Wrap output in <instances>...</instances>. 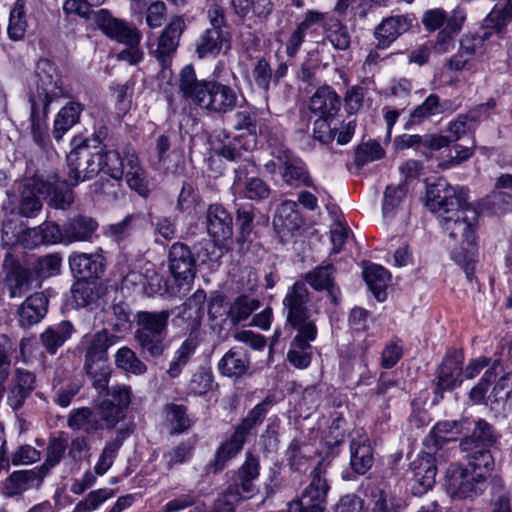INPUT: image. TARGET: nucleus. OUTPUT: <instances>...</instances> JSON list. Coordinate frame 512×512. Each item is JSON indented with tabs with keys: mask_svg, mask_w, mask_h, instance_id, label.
Returning a JSON list of instances; mask_svg holds the SVG:
<instances>
[{
	"mask_svg": "<svg viewBox=\"0 0 512 512\" xmlns=\"http://www.w3.org/2000/svg\"><path fill=\"white\" fill-rule=\"evenodd\" d=\"M427 207L438 215L449 238L459 243V247L452 250V259L464 268L471 280L477 258L475 228L479 213L469 204L467 191L438 179L427 187Z\"/></svg>",
	"mask_w": 512,
	"mask_h": 512,
	"instance_id": "nucleus-1",
	"label": "nucleus"
},
{
	"mask_svg": "<svg viewBox=\"0 0 512 512\" xmlns=\"http://www.w3.org/2000/svg\"><path fill=\"white\" fill-rule=\"evenodd\" d=\"M64 94L57 66L48 59H40L29 80V102L33 139L42 148L46 146L48 138L45 122L48 108L55 99Z\"/></svg>",
	"mask_w": 512,
	"mask_h": 512,
	"instance_id": "nucleus-2",
	"label": "nucleus"
},
{
	"mask_svg": "<svg viewBox=\"0 0 512 512\" xmlns=\"http://www.w3.org/2000/svg\"><path fill=\"white\" fill-rule=\"evenodd\" d=\"M310 291L302 282H295L283 298V309L286 322L297 330L291 349L288 352L289 361L298 368L307 367L310 363V342L317 336L315 320L311 318L307 303L310 301Z\"/></svg>",
	"mask_w": 512,
	"mask_h": 512,
	"instance_id": "nucleus-3",
	"label": "nucleus"
},
{
	"mask_svg": "<svg viewBox=\"0 0 512 512\" xmlns=\"http://www.w3.org/2000/svg\"><path fill=\"white\" fill-rule=\"evenodd\" d=\"M98 406L91 410L81 408L70 413L68 425L72 429L93 433L104 427L113 428L125 417V409L130 403L127 386H96Z\"/></svg>",
	"mask_w": 512,
	"mask_h": 512,
	"instance_id": "nucleus-4",
	"label": "nucleus"
},
{
	"mask_svg": "<svg viewBox=\"0 0 512 512\" xmlns=\"http://www.w3.org/2000/svg\"><path fill=\"white\" fill-rule=\"evenodd\" d=\"M179 89L186 99L212 114L224 115L238 106V93L231 86L215 80H198L190 65L180 72Z\"/></svg>",
	"mask_w": 512,
	"mask_h": 512,
	"instance_id": "nucleus-5",
	"label": "nucleus"
},
{
	"mask_svg": "<svg viewBox=\"0 0 512 512\" xmlns=\"http://www.w3.org/2000/svg\"><path fill=\"white\" fill-rule=\"evenodd\" d=\"M40 196L50 197L56 208L66 209L74 201L73 192L67 182L57 175L46 180L39 178L26 179L19 187L18 212L24 217H35L42 209Z\"/></svg>",
	"mask_w": 512,
	"mask_h": 512,
	"instance_id": "nucleus-6",
	"label": "nucleus"
},
{
	"mask_svg": "<svg viewBox=\"0 0 512 512\" xmlns=\"http://www.w3.org/2000/svg\"><path fill=\"white\" fill-rule=\"evenodd\" d=\"M483 476L476 475L462 464L451 463L444 471V487L452 498L474 499L485 489Z\"/></svg>",
	"mask_w": 512,
	"mask_h": 512,
	"instance_id": "nucleus-7",
	"label": "nucleus"
},
{
	"mask_svg": "<svg viewBox=\"0 0 512 512\" xmlns=\"http://www.w3.org/2000/svg\"><path fill=\"white\" fill-rule=\"evenodd\" d=\"M272 156L280 164V173L285 184L293 188L301 186L313 187V181L306 164L291 150L280 147L272 152Z\"/></svg>",
	"mask_w": 512,
	"mask_h": 512,
	"instance_id": "nucleus-8",
	"label": "nucleus"
},
{
	"mask_svg": "<svg viewBox=\"0 0 512 512\" xmlns=\"http://www.w3.org/2000/svg\"><path fill=\"white\" fill-rule=\"evenodd\" d=\"M100 153H92L88 148L81 147L71 151L67 156L69 186L89 180L101 171Z\"/></svg>",
	"mask_w": 512,
	"mask_h": 512,
	"instance_id": "nucleus-9",
	"label": "nucleus"
},
{
	"mask_svg": "<svg viewBox=\"0 0 512 512\" xmlns=\"http://www.w3.org/2000/svg\"><path fill=\"white\" fill-rule=\"evenodd\" d=\"M184 29V19L180 16L172 17L170 23L157 38L156 43L150 45L149 52L159 61L162 69L170 67Z\"/></svg>",
	"mask_w": 512,
	"mask_h": 512,
	"instance_id": "nucleus-10",
	"label": "nucleus"
},
{
	"mask_svg": "<svg viewBox=\"0 0 512 512\" xmlns=\"http://www.w3.org/2000/svg\"><path fill=\"white\" fill-rule=\"evenodd\" d=\"M443 458V453L437 450L421 452L411 462L410 468L413 473V492L415 495H422L432 489L436 481L437 463Z\"/></svg>",
	"mask_w": 512,
	"mask_h": 512,
	"instance_id": "nucleus-11",
	"label": "nucleus"
},
{
	"mask_svg": "<svg viewBox=\"0 0 512 512\" xmlns=\"http://www.w3.org/2000/svg\"><path fill=\"white\" fill-rule=\"evenodd\" d=\"M94 20L98 27L111 39L128 44H140L142 35L137 27L117 18H113L106 9L94 12Z\"/></svg>",
	"mask_w": 512,
	"mask_h": 512,
	"instance_id": "nucleus-12",
	"label": "nucleus"
},
{
	"mask_svg": "<svg viewBox=\"0 0 512 512\" xmlns=\"http://www.w3.org/2000/svg\"><path fill=\"white\" fill-rule=\"evenodd\" d=\"M463 371L465 380H473L482 373L478 384H512V372H505L500 360L491 361L485 356L470 360Z\"/></svg>",
	"mask_w": 512,
	"mask_h": 512,
	"instance_id": "nucleus-13",
	"label": "nucleus"
},
{
	"mask_svg": "<svg viewBox=\"0 0 512 512\" xmlns=\"http://www.w3.org/2000/svg\"><path fill=\"white\" fill-rule=\"evenodd\" d=\"M2 269L4 273L3 286L8 290L11 298L22 297L30 290L32 274L10 253L5 255Z\"/></svg>",
	"mask_w": 512,
	"mask_h": 512,
	"instance_id": "nucleus-14",
	"label": "nucleus"
},
{
	"mask_svg": "<svg viewBox=\"0 0 512 512\" xmlns=\"http://www.w3.org/2000/svg\"><path fill=\"white\" fill-rule=\"evenodd\" d=\"M205 297L204 291L198 290L181 306L177 319L186 324L189 332L183 342H190L196 346L201 342L202 305Z\"/></svg>",
	"mask_w": 512,
	"mask_h": 512,
	"instance_id": "nucleus-15",
	"label": "nucleus"
},
{
	"mask_svg": "<svg viewBox=\"0 0 512 512\" xmlns=\"http://www.w3.org/2000/svg\"><path fill=\"white\" fill-rule=\"evenodd\" d=\"M168 267L179 283L191 282L196 274V260L190 248L182 242H175L169 249Z\"/></svg>",
	"mask_w": 512,
	"mask_h": 512,
	"instance_id": "nucleus-16",
	"label": "nucleus"
},
{
	"mask_svg": "<svg viewBox=\"0 0 512 512\" xmlns=\"http://www.w3.org/2000/svg\"><path fill=\"white\" fill-rule=\"evenodd\" d=\"M495 107V102L489 100L484 104H480L466 113L458 115V117L451 121L448 125V136L449 144L456 142L461 139L464 135L472 132L479 121L487 116V111Z\"/></svg>",
	"mask_w": 512,
	"mask_h": 512,
	"instance_id": "nucleus-17",
	"label": "nucleus"
},
{
	"mask_svg": "<svg viewBox=\"0 0 512 512\" xmlns=\"http://www.w3.org/2000/svg\"><path fill=\"white\" fill-rule=\"evenodd\" d=\"M336 270L332 264L320 265L304 275V285L309 284L316 291L326 290L332 304L338 305L341 292L335 284ZM307 288V286H305Z\"/></svg>",
	"mask_w": 512,
	"mask_h": 512,
	"instance_id": "nucleus-18",
	"label": "nucleus"
},
{
	"mask_svg": "<svg viewBox=\"0 0 512 512\" xmlns=\"http://www.w3.org/2000/svg\"><path fill=\"white\" fill-rule=\"evenodd\" d=\"M206 228L215 242H225L233 236V219L219 204H212L206 212Z\"/></svg>",
	"mask_w": 512,
	"mask_h": 512,
	"instance_id": "nucleus-19",
	"label": "nucleus"
},
{
	"mask_svg": "<svg viewBox=\"0 0 512 512\" xmlns=\"http://www.w3.org/2000/svg\"><path fill=\"white\" fill-rule=\"evenodd\" d=\"M231 49V34L228 29L209 28L199 38L196 52L199 58L226 54Z\"/></svg>",
	"mask_w": 512,
	"mask_h": 512,
	"instance_id": "nucleus-20",
	"label": "nucleus"
},
{
	"mask_svg": "<svg viewBox=\"0 0 512 512\" xmlns=\"http://www.w3.org/2000/svg\"><path fill=\"white\" fill-rule=\"evenodd\" d=\"M410 21L404 15L390 16L382 20L375 28V38L377 39V48H388L400 35L408 31Z\"/></svg>",
	"mask_w": 512,
	"mask_h": 512,
	"instance_id": "nucleus-21",
	"label": "nucleus"
},
{
	"mask_svg": "<svg viewBox=\"0 0 512 512\" xmlns=\"http://www.w3.org/2000/svg\"><path fill=\"white\" fill-rule=\"evenodd\" d=\"M123 177L128 186L139 195L146 197L149 194V184L146 171L142 167L140 160L134 150L126 151L124 161Z\"/></svg>",
	"mask_w": 512,
	"mask_h": 512,
	"instance_id": "nucleus-22",
	"label": "nucleus"
},
{
	"mask_svg": "<svg viewBox=\"0 0 512 512\" xmlns=\"http://www.w3.org/2000/svg\"><path fill=\"white\" fill-rule=\"evenodd\" d=\"M97 229L98 223L95 219L86 215H76L63 225L64 241L89 242Z\"/></svg>",
	"mask_w": 512,
	"mask_h": 512,
	"instance_id": "nucleus-23",
	"label": "nucleus"
},
{
	"mask_svg": "<svg viewBox=\"0 0 512 512\" xmlns=\"http://www.w3.org/2000/svg\"><path fill=\"white\" fill-rule=\"evenodd\" d=\"M340 106V97L329 86L318 88L309 103L310 111L324 118H334L340 110Z\"/></svg>",
	"mask_w": 512,
	"mask_h": 512,
	"instance_id": "nucleus-24",
	"label": "nucleus"
},
{
	"mask_svg": "<svg viewBox=\"0 0 512 512\" xmlns=\"http://www.w3.org/2000/svg\"><path fill=\"white\" fill-rule=\"evenodd\" d=\"M48 310V298L42 292H37L22 303L18 310L19 322L22 327L35 325L44 318Z\"/></svg>",
	"mask_w": 512,
	"mask_h": 512,
	"instance_id": "nucleus-25",
	"label": "nucleus"
},
{
	"mask_svg": "<svg viewBox=\"0 0 512 512\" xmlns=\"http://www.w3.org/2000/svg\"><path fill=\"white\" fill-rule=\"evenodd\" d=\"M167 336L166 334L140 330H135L134 332V339L140 354L146 359H157L164 355L169 346Z\"/></svg>",
	"mask_w": 512,
	"mask_h": 512,
	"instance_id": "nucleus-26",
	"label": "nucleus"
},
{
	"mask_svg": "<svg viewBox=\"0 0 512 512\" xmlns=\"http://www.w3.org/2000/svg\"><path fill=\"white\" fill-rule=\"evenodd\" d=\"M22 240L28 247L54 244L62 240L64 241L63 228L61 229L53 222H44L38 227L29 228L24 231Z\"/></svg>",
	"mask_w": 512,
	"mask_h": 512,
	"instance_id": "nucleus-27",
	"label": "nucleus"
},
{
	"mask_svg": "<svg viewBox=\"0 0 512 512\" xmlns=\"http://www.w3.org/2000/svg\"><path fill=\"white\" fill-rule=\"evenodd\" d=\"M463 360L461 351H448L438 370V384H461L465 381Z\"/></svg>",
	"mask_w": 512,
	"mask_h": 512,
	"instance_id": "nucleus-28",
	"label": "nucleus"
},
{
	"mask_svg": "<svg viewBox=\"0 0 512 512\" xmlns=\"http://www.w3.org/2000/svg\"><path fill=\"white\" fill-rule=\"evenodd\" d=\"M469 422L467 420H463L460 422L457 421H441L438 422L432 429L430 437L427 439V448L432 449L435 447V450L439 451L438 446L441 443L456 440L457 436L461 434L464 430H469L467 425Z\"/></svg>",
	"mask_w": 512,
	"mask_h": 512,
	"instance_id": "nucleus-29",
	"label": "nucleus"
},
{
	"mask_svg": "<svg viewBox=\"0 0 512 512\" xmlns=\"http://www.w3.org/2000/svg\"><path fill=\"white\" fill-rule=\"evenodd\" d=\"M394 144L397 149L418 148L423 146L431 151H438L449 146V139L437 134L425 135H401L395 138Z\"/></svg>",
	"mask_w": 512,
	"mask_h": 512,
	"instance_id": "nucleus-30",
	"label": "nucleus"
},
{
	"mask_svg": "<svg viewBox=\"0 0 512 512\" xmlns=\"http://www.w3.org/2000/svg\"><path fill=\"white\" fill-rule=\"evenodd\" d=\"M248 368L249 359L241 347L229 349L218 363L221 374L228 377H240L247 372Z\"/></svg>",
	"mask_w": 512,
	"mask_h": 512,
	"instance_id": "nucleus-31",
	"label": "nucleus"
},
{
	"mask_svg": "<svg viewBox=\"0 0 512 512\" xmlns=\"http://www.w3.org/2000/svg\"><path fill=\"white\" fill-rule=\"evenodd\" d=\"M259 476V463L252 455L247 454L245 462L239 468V483L233 487H238L240 495L243 499L251 498L256 492L257 487L254 481Z\"/></svg>",
	"mask_w": 512,
	"mask_h": 512,
	"instance_id": "nucleus-32",
	"label": "nucleus"
},
{
	"mask_svg": "<svg viewBox=\"0 0 512 512\" xmlns=\"http://www.w3.org/2000/svg\"><path fill=\"white\" fill-rule=\"evenodd\" d=\"M83 105L78 102H69L60 109L54 120L52 135L60 141L63 136L79 122Z\"/></svg>",
	"mask_w": 512,
	"mask_h": 512,
	"instance_id": "nucleus-33",
	"label": "nucleus"
},
{
	"mask_svg": "<svg viewBox=\"0 0 512 512\" xmlns=\"http://www.w3.org/2000/svg\"><path fill=\"white\" fill-rule=\"evenodd\" d=\"M170 316L171 313L168 310L140 311L135 317L136 330L168 335Z\"/></svg>",
	"mask_w": 512,
	"mask_h": 512,
	"instance_id": "nucleus-34",
	"label": "nucleus"
},
{
	"mask_svg": "<svg viewBox=\"0 0 512 512\" xmlns=\"http://www.w3.org/2000/svg\"><path fill=\"white\" fill-rule=\"evenodd\" d=\"M70 267L80 279L97 278L103 271L102 257L96 254H77L70 258Z\"/></svg>",
	"mask_w": 512,
	"mask_h": 512,
	"instance_id": "nucleus-35",
	"label": "nucleus"
},
{
	"mask_svg": "<svg viewBox=\"0 0 512 512\" xmlns=\"http://www.w3.org/2000/svg\"><path fill=\"white\" fill-rule=\"evenodd\" d=\"M74 332V327L69 321L48 327L41 335L42 345L50 354H55Z\"/></svg>",
	"mask_w": 512,
	"mask_h": 512,
	"instance_id": "nucleus-36",
	"label": "nucleus"
},
{
	"mask_svg": "<svg viewBox=\"0 0 512 512\" xmlns=\"http://www.w3.org/2000/svg\"><path fill=\"white\" fill-rule=\"evenodd\" d=\"M363 276L374 296L383 301L386 297L385 289L390 280L389 272L382 266L371 264L364 268Z\"/></svg>",
	"mask_w": 512,
	"mask_h": 512,
	"instance_id": "nucleus-37",
	"label": "nucleus"
},
{
	"mask_svg": "<svg viewBox=\"0 0 512 512\" xmlns=\"http://www.w3.org/2000/svg\"><path fill=\"white\" fill-rule=\"evenodd\" d=\"M246 435L245 427H237L230 440L224 442L216 453L214 470H221L225 463L242 449Z\"/></svg>",
	"mask_w": 512,
	"mask_h": 512,
	"instance_id": "nucleus-38",
	"label": "nucleus"
},
{
	"mask_svg": "<svg viewBox=\"0 0 512 512\" xmlns=\"http://www.w3.org/2000/svg\"><path fill=\"white\" fill-rule=\"evenodd\" d=\"M495 440L496 436L490 425L483 420H478L475 422L472 434L462 441L461 447L464 451L486 448Z\"/></svg>",
	"mask_w": 512,
	"mask_h": 512,
	"instance_id": "nucleus-39",
	"label": "nucleus"
},
{
	"mask_svg": "<svg viewBox=\"0 0 512 512\" xmlns=\"http://www.w3.org/2000/svg\"><path fill=\"white\" fill-rule=\"evenodd\" d=\"M352 469L358 474H365L373 465V451L366 440L357 442L353 440L350 445Z\"/></svg>",
	"mask_w": 512,
	"mask_h": 512,
	"instance_id": "nucleus-40",
	"label": "nucleus"
},
{
	"mask_svg": "<svg viewBox=\"0 0 512 512\" xmlns=\"http://www.w3.org/2000/svg\"><path fill=\"white\" fill-rule=\"evenodd\" d=\"M363 512H397L387 494L379 487L364 488Z\"/></svg>",
	"mask_w": 512,
	"mask_h": 512,
	"instance_id": "nucleus-41",
	"label": "nucleus"
},
{
	"mask_svg": "<svg viewBox=\"0 0 512 512\" xmlns=\"http://www.w3.org/2000/svg\"><path fill=\"white\" fill-rule=\"evenodd\" d=\"M446 104V102H441L437 94H430L422 104L411 112L409 123L420 124L432 116L444 113L447 110Z\"/></svg>",
	"mask_w": 512,
	"mask_h": 512,
	"instance_id": "nucleus-42",
	"label": "nucleus"
},
{
	"mask_svg": "<svg viewBox=\"0 0 512 512\" xmlns=\"http://www.w3.org/2000/svg\"><path fill=\"white\" fill-rule=\"evenodd\" d=\"M467 452H469V463L466 467L476 475L481 473L483 482L486 484L487 478L494 469L493 456L486 448H474V450H468Z\"/></svg>",
	"mask_w": 512,
	"mask_h": 512,
	"instance_id": "nucleus-43",
	"label": "nucleus"
},
{
	"mask_svg": "<svg viewBox=\"0 0 512 512\" xmlns=\"http://www.w3.org/2000/svg\"><path fill=\"white\" fill-rule=\"evenodd\" d=\"M117 337L109 334L106 330L95 333L89 341L85 360L108 359L107 350L114 345Z\"/></svg>",
	"mask_w": 512,
	"mask_h": 512,
	"instance_id": "nucleus-44",
	"label": "nucleus"
},
{
	"mask_svg": "<svg viewBox=\"0 0 512 512\" xmlns=\"http://www.w3.org/2000/svg\"><path fill=\"white\" fill-rule=\"evenodd\" d=\"M27 27L25 3L23 0H17L10 11L7 28L9 38L15 41L21 40L25 36Z\"/></svg>",
	"mask_w": 512,
	"mask_h": 512,
	"instance_id": "nucleus-45",
	"label": "nucleus"
},
{
	"mask_svg": "<svg viewBox=\"0 0 512 512\" xmlns=\"http://www.w3.org/2000/svg\"><path fill=\"white\" fill-rule=\"evenodd\" d=\"M115 364L118 368L135 375H142L147 371L146 364L131 348L126 346L117 351Z\"/></svg>",
	"mask_w": 512,
	"mask_h": 512,
	"instance_id": "nucleus-46",
	"label": "nucleus"
},
{
	"mask_svg": "<svg viewBox=\"0 0 512 512\" xmlns=\"http://www.w3.org/2000/svg\"><path fill=\"white\" fill-rule=\"evenodd\" d=\"M105 314L108 325L114 331L122 332L130 327V309L125 302L114 303Z\"/></svg>",
	"mask_w": 512,
	"mask_h": 512,
	"instance_id": "nucleus-47",
	"label": "nucleus"
},
{
	"mask_svg": "<svg viewBox=\"0 0 512 512\" xmlns=\"http://www.w3.org/2000/svg\"><path fill=\"white\" fill-rule=\"evenodd\" d=\"M73 299L80 307L95 303L101 296V290L96 283L78 281L72 288Z\"/></svg>",
	"mask_w": 512,
	"mask_h": 512,
	"instance_id": "nucleus-48",
	"label": "nucleus"
},
{
	"mask_svg": "<svg viewBox=\"0 0 512 512\" xmlns=\"http://www.w3.org/2000/svg\"><path fill=\"white\" fill-rule=\"evenodd\" d=\"M260 306L258 300L248 296H239L229 308L228 316L232 323L246 320Z\"/></svg>",
	"mask_w": 512,
	"mask_h": 512,
	"instance_id": "nucleus-49",
	"label": "nucleus"
},
{
	"mask_svg": "<svg viewBox=\"0 0 512 512\" xmlns=\"http://www.w3.org/2000/svg\"><path fill=\"white\" fill-rule=\"evenodd\" d=\"M101 155V170L116 180L123 177V169L125 167L126 152L121 156L115 150L99 151Z\"/></svg>",
	"mask_w": 512,
	"mask_h": 512,
	"instance_id": "nucleus-50",
	"label": "nucleus"
},
{
	"mask_svg": "<svg viewBox=\"0 0 512 512\" xmlns=\"http://www.w3.org/2000/svg\"><path fill=\"white\" fill-rule=\"evenodd\" d=\"M242 197L252 201H263L269 198L272 189L262 178L250 177L245 186L238 192Z\"/></svg>",
	"mask_w": 512,
	"mask_h": 512,
	"instance_id": "nucleus-51",
	"label": "nucleus"
},
{
	"mask_svg": "<svg viewBox=\"0 0 512 512\" xmlns=\"http://www.w3.org/2000/svg\"><path fill=\"white\" fill-rule=\"evenodd\" d=\"M198 346L192 345L190 342H182L180 347L175 351L174 357L169 364L167 374L170 378H177L187 365L190 357L195 353Z\"/></svg>",
	"mask_w": 512,
	"mask_h": 512,
	"instance_id": "nucleus-52",
	"label": "nucleus"
},
{
	"mask_svg": "<svg viewBox=\"0 0 512 512\" xmlns=\"http://www.w3.org/2000/svg\"><path fill=\"white\" fill-rule=\"evenodd\" d=\"M482 207L494 214L504 213L512 208V193L494 188V190L482 200Z\"/></svg>",
	"mask_w": 512,
	"mask_h": 512,
	"instance_id": "nucleus-53",
	"label": "nucleus"
},
{
	"mask_svg": "<svg viewBox=\"0 0 512 512\" xmlns=\"http://www.w3.org/2000/svg\"><path fill=\"white\" fill-rule=\"evenodd\" d=\"M85 370L93 384H107L112 373L108 359L85 360Z\"/></svg>",
	"mask_w": 512,
	"mask_h": 512,
	"instance_id": "nucleus-54",
	"label": "nucleus"
},
{
	"mask_svg": "<svg viewBox=\"0 0 512 512\" xmlns=\"http://www.w3.org/2000/svg\"><path fill=\"white\" fill-rule=\"evenodd\" d=\"M251 76L255 85L264 92H268L271 82H274L273 70L265 58H260L256 61L252 68Z\"/></svg>",
	"mask_w": 512,
	"mask_h": 512,
	"instance_id": "nucleus-55",
	"label": "nucleus"
},
{
	"mask_svg": "<svg viewBox=\"0 0 512 512\" xmlns=\"http://www.w3.org/2000/svg\"><path fill=\"white\" fill-rule=\"evenodd\" d=\"M512 21L511 14L501 5H495L484 19V27L500 33Z\"/></svg>",
	"mask_w": 512,
	"mask_h": 512,
	"instance_id": "nucleus-56",
	"label": "nucleus"
},
{
	"mask_svg": "<svg viewBox=\"0 0 512 512\" xmlns=\"http://www.w3.org/2000/svg\"><path fill=\"white\" fill-rule=\"evenodd\" d=\"M121 445L122 441L120 439H115L104 446L102 453L94 466L96 475L102 476L109 470Z\"/></svg>",
	"mask_w": 512,
	"mask_h": 512,
	"instance_id": "nucleus-57",
	"label": "nucleus"
},
{
	"mask_svg": "<svg viewBox=\"0 0 512 512\" xmlns=\"http://www.w3.org/2000/svg\"><path fill=\"white\" fill-rule=\"evenodd\" d=\"M62 258L59 254H48L39 257L34 264V271L37 276L47 278L60 272Z\"/></svg>",
	"mask_w": 512,
	"mask_h": 512,
	"instance_id": "nucleus-58",
	"label": "nucleus"
},
{
	"mask_svg": "<svg viewBox=\"0 0 512 512\" xmlns=\"http://www.w3.org/2000/svg\"><path fill=\"white\" fill-rule=\"evenodd\" d=\"M32 474L31 471H16L12 473L4 483V494L14 496L26 490Z\"/></svg>",
	"mask_w": 512,
	"mask_h": 512,
	"instance_id": "nucleus-59",
	"label": "nucleus"
},
{
	"mask_svg": "<svg viewBox=\"0 0 512 512\" xmlns=\"http://www.w3.org/2000/svg\"><path fill=\"white\" fill-rule=\"evenodd\" d=\"M166 420L170 429L181 432L190 427L191 421L182 406L170 404L166 407Z\"/></svg>",
	"mask_w": 512,
	"mask_h": 512,
	"instance_id": "nucleus-60",
	"label": "nucleus"
},
{
	"mask_svg": "<svg viewBox=\"0 0 512 512\" xmlns=\"http://www.w3.org/2000/svg\"><path fill=\"white\" fill-rule=\"evenodd\" d=\"M384 154V149L378 142L369 141L358 146L355 161L358 165L363 166L368 162L381 159Z\"/></svg>",
	"mask_w": 512,
	"mask_h": 512,
	"instance_id": "nucleus-61",
	"label": "nucleus"
},
{
	"mask_svg": "<svg viewBox=\"0 0 512 512\" xmlns=\"http://www.w3.org/2000/svg\"><path fill=\"white\" fill-rule=\"evenodd\" d=\"M142 275L151 293L163 294L166 292V281L164 280L163 276L157 272L155 266L152 263L146 262L143 265Z\"/></svg>",
	"mask_w": 512,
	"mask_h": 512,
	"instance_id": "nucleus-62",
	"label": "nucleus"
},
{
	"mask_svg": "<svg viewBox=\"0 0 512 512\" xmlns=\"http://www.w3.org/2000/svg\"><path fill=\"white\" fill-rule=\"evenodd\" d=\"M199 201L200 195L196 186L192 182H184L177 199V210L188 211L196 207Z\"/></svg>",
	"mask_w": 512,
	"mask_h": 512,
	"instance_id": "nucleus-63",
	"label": "nucleus"
},
{
	"mask_svg": "<svg viewBox=\"0 0 512 512\" xmlns=\"http://www.w3.org/2000/svg\"><path fill=\"white\" fill-rule=\"evenodd\" d=\"M474 153L473 147H463L459 144L453 146L452 149L449 150L446 158H443L438 167L441 169H449L451 167L460 165L464 161L468 160L472 157Z\"/></svg>",
	"mask_w": 512,
	"mask_h": 512,
	"instance_id": "nucleus-64",
	"label": "nucleus"
}]
</instances>
